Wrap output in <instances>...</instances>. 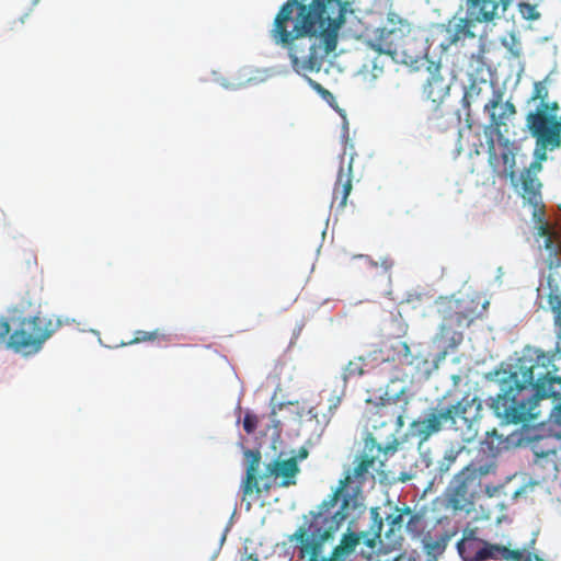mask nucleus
I'll return each instance as SVG.
<instances>
[{"instance_id":"nucleus-43","label":"nucleus","mask_w":561,"mask_h":561,"mask_svg":"<svg viewBox=\"0 0 561 561\" xmlns=\"http://www.w3.org/2000/svg\"><path fill=\"white\" fill-rule=\"evenodd\" d=\"M417 523H420V517L419 516H412L411 519L408 523V527L412 528L414 526V524H417Z\"/></svg>"},{"instance_id":"nucleus-14","label":"nucleus","mask_w":561,"mask_h":561,"mask_svg":"<svg viewBox=\"0 0 561 561\" xmlns=\"http://www.w3.org/2000/svg\"><path fill=\"white\" fill-rule=\"evenodd\" d=\"M423 67L428 72V77L423 87V94L436 108L448 96L450 85L440 73V64L428 60L425 53L420 57L416 65L411 66V68L415 70Z\"/></svg>"},{"instance_id":"nucleus-9","label":"nucleus","mask_w":561,"mask_h":561,"mask_svg":"<svg viewBox=\"0 0 561 561\" xmlns=\"http://www.w3.org/2000/svg\"><path fill=\"white\" fill-rule=\"evenodd\" d=\"M368 45L378 54L390 56L396 62L407 66L416 65L425 53L424 45L413 35L409 22H399V25L377 28Z\"/></svg>"},{"instance_id":"nucleus-41","label":"nucleus","mask_w":561,"mask_h":561,"mask_svg":"<svg viewBox=\"0 0 561 561\" xmlns=\"http://www.w3.org/2000/svg\"><path fill=\"white\" fill-rule=\"evenodd\" d=\"M332 495H333L332 500H333L334 502H337V501L341 499V496H342V495H343V501H344L345 503L347 502V499H348V497H352V496H351V493H337V492H334V493H332Z\"/></svg>"},{"instance_id":"nucleus-1","label":"nucleus","mask_w":561,"mask_h":561,"mask_svg":"<svg viewBox=\"0 0 561 561\" xmlns=\"http://www.w3.org/2000/svg\"><path fill=\"white\" fill-rule=\"evenodd\" d=\"M554 354L526 348L514 369L500 381V393L491 409L503 424H520L540 416L538 403L558 401L549 414V430L561 439V377L557 376Z\"/></svg>"},{"instance_id":"nucleus-22","label":"nucleus","mask_w":561,"mask_h":561,"mask_svg":"<svg viewBox=\"0 0 561 561\" xmlns=\"http://www.w3.org/2000/svg\"><path fill=\"white\" fill-rule=\"evenodd\" d=\"M352 178V163H348L345 169L342 162L333 187V202L340 199L337 205L339 209H344L346 207L348 195L353 188Z\"/></svg>"},{"instance_id":"nucleus-19","label":"nucleus","mask_w":561,"mask_h":561,"mask_svg":"<svg viewBox=\"0 0 561 561\" xmlns=\"http://www.w3.org/2000/svg\"><path fill=\"white\" fill-rule=\"evenodd\" d=\"M407 399L403 400L402 404H398L397 401L387 400V402L381 403L376 411L377 417L379 422L386 424H392L397 428H401L404 426V417L407 416Z\"/></svg>"},{"instance_id":"nucleus-36","label":"nucleus","mask_w":561,"mask_h":561,"mask_svg":"<svg viewBox=\"0 0 561 561\" xmlns=\"http://www.w3.org/2000/svg\"><path fill=\"white\" fill-rule=\"evenodd\" d=\"M11 321L7 320L4 318L0 319V343H3L8 341L10 334H11Z\"/></svg>"},{"instance_id":"nucleus-48","label":"nucleus","mask_w":561,"mask_h":561,"mask_svg":"<svg viewBox=\"0 0 561 561\" xmlns=\"http://www.w3.org/2000/svg\"><path fill=\"white\" fill-rule=\"evenodd\" d=\"M430 490H431V484L427 488L424 489V492H427Z\"/></svg>"},{"instance_id":"nucleus-33","label":"nucleus","mask_w":561,"mask_h":561,"mask_svg":"<svg viewBox=\"0 0 561 561\" xmlns=\"http://www.w3.org/2000/svg\"><path fill=\"white\" fill-rule=\"evenodd\" d=\"M257 424H259V417L255 414L250 413V412L245 413L242 425H243V430L248 434L254 433L257 427Z\"/></svg>"},{"instance_id":"nucleus-4","label":"nucleus","mask_w":561,"mask_h":561,"mask_svg":"<svg viewBox=\"0 0 561 561\" xmlns=\"http://www.w3.org/2000/svg\"><path fill=\"white\" fill-rule=\"evenodd\" d=\"M342 519L340 512L334 515L312 514L310 519H306L294 534L287 537V541L298 551L299 559H308V561H344L346 556L360 546L374 551L376 540L371 538V531L360 530L344 535L329 558H320L325 542L333 538Z\"/></svg>"},{"instance_id":"nucleus-2","label":"nucleus","mask_w":561,"mask_h":561,"mask_svg":"<svg viewBox=\"0 0 561 561\" xmlns=\"http://www.w3.org/2000/svg\"><path fill=\"white\" fill-rule=\"evenodd\" d=\"M347 5L342 0H287L279 8L270 35L279 45L314 36L318 47L323 44L328 55L336 48L337 31L345 22Z\"/></svg>"},{"instance_id":"nucleus-37","label":"nucleus","mask_w":561,"mask_h":561,"mask_svg":"<svg viewBox=\"0 0 561 561\" xmlns=\"http://www.w3.org/2000/svg\"><path fill=\"white\" fill-rule=\"evenodd\" d=\"M386 556L375 557L376 561H415V559L408 553H398L391 558H385Z\"/></svg>"},{"instance_id":"nucleus-32","label":"nucleus","mask_w":561,"mask_h":561,"mask_svg":"<svg viewBox=\"0 0 561 561\" xmlns=\"http://www.w3.org/2000/svg\"><path fill=\"white\" fill-rule=\"evenodd\" d=\"M518 8H519V13L526 20H537L540 18V13L537 11V8L535 4L523 2L518 5Z\"/></svg>"},{"instance_id":"nucleus-30","label":"nucleus","mask_w":561,"mask_h":561,"mask_svg":"<svg viewBox=\"0 0 561 561\" xmlns=\"http://www.w3.org/2000/svg\"><path fill=\"white\" fill-rule=\"evenodd\" d=\"M364 375V359L358 357L354 360H350L345 366L343 371V379L347 381L348 379L357 378Z\"/></svg>"},{"instance_id":"nucleus-10","label":"nucleus","mask_w":561,"mask_h":561,"mask_svg":"<svg viewBox=\"0 0 561 561\" xmlns=\"http://www.w3.org/2000/svg\"><path fill=\"white\" fill-rule=\"evenodd\" d=\"M472 298L463 297L459 299H448L443 302V323L436 335V340L448 343V346L455 347L462 341V333L454 328L469 327L474 317L476 309L472 308Z\"/></svg>"},{"instance_id":"nucleus-31","label":"nucleus","mask_w":561,"mask_h":561,"mask_svg":"<svg viewBox=\"0 0 561 561\" xmlns=\"http://www.w3.org/2000/svg\"><path fill=\"white\" fill-rule=\"evenodd\" d=\"M159 336H160V333L158 330H154V331L138 330L135 332L134 339L130 340L129 342H127L126 344L151 342V341L157 340Z\"/></svg>"},{"instance_id":"nucleus-5","label":"nucleus","mask_w":561,"mask_h":561,"mask_svg":"<svg viewBox=\"0 0 561 561\" xmlns=\"http://www.w3.org/2000/svg\"><path fill=\"white\" fill-rule=\"evenodd\" d=\"M309 455L306 447L289 457L282 458V454L272 461L265 463L264 470L260 472L262 454L259 449H244L243 456L247 462L245 477L242 480V491H268L271 489L289 488L297 483L300 473L299 462Z\"/></svg>"},{"instance_id":"nucleus-20","label":"nucleus","mask_w":561,"mask_h":561,"mask_svg":"<svg viewBox=\"0 0 561 561\" xmlns=\"http://www.w3.org/2000/svg\"><path fill=\"white\" fill-rule=\"evenodd\" d=\"M392 348L396 352V360L398 362V365L394 367L390 381H401L407 383V380H411L415 373L414 370L407 373V365H413L414 362L410 354V348L404 341H398Z\"/></svg>"},{"instance_id":"nucleus-46","label":"nucleus","mask_w":561,"mask_h":561,"mask_svg":"<svg viewBox=\"0 0 561 561\" xmlns=\"http://www.w3.org/2000/svg\"><path fill=\"white\" fill-rule=\"evenodd\" d=\"M484 491H486V492H490V491H499V488H497V486H493V488H491V486H489V485H488V486L485 488V490H484Z\"/></svg>"},{"instance_id":"nucleus-25","label":"nucleus","mask_w":561,"mask_h":561,"mask_svg":"<svg viewBox=\"0 0 561 561\" xmlns=\"http://www.w3.org/2000/svg\"><path fill=\"white\" fill-rule=\"evenodd\" d=\"M549 294L548 304L554 314V325L558 330V337L561 340V275L551 273L547 279Z\"/></svg>"},{"instance_id":"nucleus-16","label":"nucleus","mask_w":561,"mask_h":561,"mask_svg":"<svg viewBox=\"0 0 561 561\" xmlns=\"http://www.w3.org/2000/svg\"><path fill=\"white\" fill-rule=\"evenodd\" d=\"M494 469V461H490L484 465L470 463L454 477L451 481V489L457 492L470 491L471 489L479 486L481 478L493 472Z\"/></svg>"},{"instance_id":"nucleus-8","label":"nucleus","mask_w":561,"mask_h":561,"mask_svg":"<svg viewBox=\"0 0 561 561\" xmlns=\"http://www.w3.org/2000/svg\"><path fill=\"white\" fill-rule=\"evenodd\" d=\"M482 402L477 396L466 393L458 402L447 408L430 409L423 419L414 420L410 424V435L415 437L421 446L431 436L439 433L445 423L451 427L457 426V421L471 427L472 423L481 417Z\"/></svg>"},{"instance_id":"nucleus-15","label":"nucleus","mask_w":561,"mask_h":561,"mask_svg":"<svg viewBox=\"0 0 561 561\" xmlns=\"http://www.w3.org/2000/svg\"><path fill=\"white\" fill-rule=\"evenodd\" d=\"M542 215L534 217L536 222V237L543 238V248L548 251V263L549 267L561 265V233L552 230L549 224L546 221V207L541 208Z\"/></svg>"},{"instance_id":"nucleus-23","label":"nucleus","mask_w":561,"mask_h":561,"mask_svg":"<svg viewBox=\"0 0 561 561\" xmlns=\"http://www.w3.org/2000/svg\"><path fill=\"white\" fill-rule=\"evenodd\" d=\"M352 178V163H348L345 169L342 162L333 187V202L340 199L337 205L339 209H344L346 207L348 195L353 188Z\"/></svg>"},{"instance_id":"nucleus-38","label":"nucleus","mask_w":561,"mask_h":561,"mask_svg":"<svg viewBox=\"0 0 561 561\" xmlns=\"http://www.w3.org/2000/svg\"><path fill=\"white\" fill-rule=\"evenodd\" d=\"M460 72L465 73L469 80H472V55L465 59L460 66Z\"/></svg>"},{"instance_id":"nucleus-29","label":"nucleus","mask_w":561,"mask_h":561,"mask_svg":"<svg viewBox=\"0 0 561 561\" xmlns=\"http://www.w3.org/2000/svg\"><path fill=\"white\" fill-rule=\"evenodd\" d=\"M524 439L525 437H507L505 439L501 437H489L484 443L491 453L495 454L503 448L517 447Z\"/></svg>"},{"instance_id":"nucleus-27","label":"nucleus","mask_w":561,"mask_h":561,"mask_svg":"<svg viewBox=\"0 0 561 561\" xmlns=\"http://www.w3.org/2000/svg\"><path fill=\"white\" fill-rule=\"evenodd\" d=\"M530 448L535 456V462L539 463L541 460L551 462L554 467V458L557 456V448L552 444L551 437L536 436L530 439Z\"/></svg>"},{"instance_id":"nucleus-24","label":"nucleus","mask_w":561,"mask_h":561,"mask_svg":"<svg viewBox=\"0 0 561 561\" xmlns=\"http://www.w3.org/2000/svg\"><path fill=\"white\" fill-rule=\"evenodd\" d=\"M497 9L496 0H467V13L473 23L493 21Z\"/></svg>"},{"instance_id":"nucleus-11","label":"nucleus","mask_w":561,"mask_h":561,"mask_svg":"<svg viewBox=\"0 0 561 561\" xmlns=\"http://www.w3.org/2000/svg\"><path fill=\"white\" fill-rule=\"evenodd\" d=\"M549 104L543 103L535 112L526 116V126L533 137L536 138V145L542 150L540 160L546 159V149L553 150L561 145V124L552 114L548 113Z\"/></svg>"},{"instance_id":"nucleus-42","label":"nucleus","mask_w":561,"mask_h":561,"mask_svg":"<svg viewBox=\"0 0 561 561\" xmlns=\"http://www.w3.org/2000/svg\"><path fill=\"white\" fill-rule=\"evenodd\" d=\"M460 450L458 451H454V450H449L448 454H446L445 458L449 461H454L457 457V455L459 454Z\"/></svg>"},{"instance_id":"nucleus-26","label":"nucleus","mask_w":561,"mask_h":561,"mask_svg":"<svg viewBox=\"0 0 561 561\" xmlns=\"http://www.w3.org/2000/svg\"><path fill=\"white\" fill-rule=\"evenodd\" d=\"M483 540L477 537V529L466 528L461 540L457 543V549L463 561H478L477 554L480 552Z\"/></svg>"},{"instance_id":"nucleus-49","label":"nucleus","mask_w":561,"mask_h":561,"mask_svg":"<svg viewBox=\"0 0 561 561\" xmlns=\"http://www.w3.org/2000/svg\"><path fill=\"white\" fill-rule=\"evenodd\" d=\"M453 494H454L455 496H457V495H463L465 493H458V492H455V493H453Z\"/></svg>"},{"instance_id":"nucleus-47","label":"nucleus","mask_w":561,"mask_h":561,"mask_svg":"<svg viewBox=\"0 0 561 561\" xmlns=\"http://www.w3.org/2000/svg\"><path fill=\"white\" fill-rule=\"evenodd\" d=\"M407 388L405 387H402L400 390H399V393L400 394H403L405 392Z\"/></svg>"},{"instance_id":"nucleus-17","label":"nucleus","mask_w":561,"mask_h":561,"mask_svg":"<svg viewBox=\"0 0 561 561\" xmlns=\"http://www.w3.org/2000/svg\"><path fill=\"white\" fill-rule=\"evenodd\" d=\"M312 37L310 36L307 43H294L296 41L294 39L289 45H284L289 47V56L294 66L302 65L312 70L319 65V47L317 39H312Z\"/></svg>"},{"instance_id":"nucleus-51","label":"nucleus","mask_w":561,"mask_h":561,"mask_svg":"<svg viewBox=\"0 0 561 561\" xmlns=\"http://www.w3.org/2000/svg\"><path fill=\"white\" fill-rule=\"evenodd\" d=\"M357 494H358V493H356V492H353V493H352V495H353V499H355Z\"/></svg>"},{"instance_id":"nucleus-53","label":"nucleus","mask_w":561,"mask_h":561,"mask_svg":"<svg viewBox=\"0 0 561 561\" xmlns=\"http://www.w3.org/2000/svg\"><path fill=\"white\" fill-rule=\"evenodd\" d=\"M560 124H561V121H560Z\"/></svg>"},{"instance_id":"nucleus-6","label":"nucleus","mask_w":561,"mask_h":561,"mask_svg":"<svg viewBox=\"0 0 561 561\" xmlns=\"http://www.w3.org/2000/svg\"><path fill=\"white\" fill-rule=\"evenodd\" d=\"M505 92L494 88L483 111L489 116V124L484 127L488 145L489 161L497 163L502 160L514 175L515 151L514 142L504 136L507 133V123L516 115V106L511 101H504Z\"/></svg>"},{"instance_id":"nucleus-21","label":"nucleus","mask_w":561,"mask_h":561,"mask_svg":"<svg viewBox=\"0 0 561 561\" xmlns=\"http://www.w3.org/2000/svg\"><path fill=\"white\" fill-rule=\"evenodd\" d=\"M478 561L486 560H505V561H520L523 552L518 549H510L505 546L489 543L483 540L480 552L477 554Z\"/></svg>"},{"instance_id":"nucleus-7","label":"nucleus","mask_w":561,"mask_h":561,"mask_svg":"<svg viewBox=\"0 0 561 561\" xmlns=\"http://www.w3.org/2000/svg\"><path fill=\"white\" fill-rule=\"evenodd\" d=\"M10 321L13 330L7 341V347L26 356L38 353L45 342L62 325L59 318H47L41 312L26 316L18 306L10 309Z\"/></svg>"},{"instance_id":"nucleus-13","label":"nucleus","mask_w":561,"mask_h":561,"mask_svg":"<svg viewBox=\"0 0 561 561\" xmlns=\"http://www.w3.org/2000/svg\"><path fill=\"white\" fill-rule=\"evenodd\" d=\"M371 515V538L376 540V548L367 554L368 559H373L379 556H388L391 552H398L402 548L403 543V517L401 514L396 516H389L388 529L381 535L382 519L378 516L377 510L373 508Z\"/></svg>"},{"instance_id":"nucleus-40","label":"nucleus","mask_w":561,"mask_h":561,"mask_svg":"<svg viewBox=\"0 0 561 561\" xmlns=\"http://www.w3.org/2000/svg\"><path fill=\"white\" fill-rule=\"evenodd\" d=\"M310 82L313 89L321 93L322 95H331V93L327 89H324L320 83L312 80H310Z\"/></svg>"},{"instance_id":"nucleus-3","label":"nucleus","mask_w":561,"mask_h":561,"mask_svg":"<svg viewBox=\"0 0 561 561\" xmlns=\"http://www.w3.org/2000/svg\"><path fill=\"white\" fill-rule=\"evenodd\" d=\"M401 428L373 420V431L364 439V447L356 457L354 467L344 470L343 478L339 480L334 491H362L364 488L373 489L376 480L381 485H392L397 481L405 482L412 479L407 472L387 471L385 462L394 455L401 442L398 434Z\"/></svg>"},{"instance_id":"nucleus-50","label":"nucleus","mask_w":561,"mask_h":561,"mask_svg":"<svg viewBox=\"0 0 561 561\" xmlns=\"http://www.w3.org/2000/svg\"><path fill=\"white\" fill-rule=\"evenodd\" d=\"M554 108H558L557 103H553V104H552V110H554Z\"/></svg>"},{"instance_id":"nucleus-18","label":"nucleus","mask_w":561,"mask_h":561,"mask_svg":"<svg viewBox=\"0 0 561 561\" xmlns=\"http://www.w3.org/2000/svg\"><path fill=\"white\" fill-rule=\"evenodd\" d=\"M473 21L470 18L458 19L454 24L449 23L446 28L445 38L439 46L444 51L448 50L451 46H457L466 38H474L476 34L472 32Z\"/></svg>"},{"instance_id":"nucleus-34","label":"nucleus","mask_w":561,"mask_h":561,"mask_svg":"<svg viewBox=\"0 0 561 561\" xmlns=\"http://www.w3.org/2000/svg\"><path fill=\"white\" fill-rule=\"evenodd\" d=\"M548 90L545 82H535L531 100H541L540 104L547 103Z\"/></svg>"},{"instance_id":"nucleus-39","label":"nucleus","mask_w":561,"mask_h":561,"mask_svg":"<svg viewBox=\"0 0 561 561\" xmlns=\"http://www.w3.org/2000/svg\"><path fill=\"white\" fill-rule=\"evenodd\" d=\"M370 264L375 267L380 266L385 272H388L393 266V261L389 256H386L381 259L379 263L371 261Z\"/></svg>"},{"instance_id":"nucleus-35","label":"nucleus","mask_w":561,"mask_h":561,"mask_svg":"<svg viewBox=\"0 0 561 561\" xmlns=\"http://www.w3.org/2000/svg\"><path fill=\"white\" fill-rule=\"evenodd\" d=\"M520 480L522 484L518 485L515 491L522 492L525 491L528 486H534L536 483L530 482V479L527 477V474L524 473H515L512 477H510V481L512 480Z\"/></svg>"},{"instance_id":"nucleus-28","label":"nucleus","mask_w":561,"mask_h":561,"mask_svg":"<svg viewBox=\"0 0 561 561\" xmlns=\"http://www.w3.org/2000/svg\"><path fill=\"white\" fill-rule=\"evenodd\" d=\"M451 536L448 533L438 536L428 534L423 538V549L427 556V561H436L444 553Z\"/></svg>"},{"instance_id":"nucleus-44","label":"nucleus","mask_w":561,"mask_h":561,"mask_svg":"<svg viewBox=\"0 0 561 561\" xmlns=\"http://www.w3.org/2000/svg\"><path fill=\"white\" fill-rule=\"evenodd\" d=\"M465 100L470 103L472 101V84L470 85L469 90L467 91L465 95Z\"/></svg>"},{"instance_id":"nucleus-52","label":"nucleus","mask_w":561,"mask_h":561,"mask_svg":"<svg viewBox=\"0 0 561 561\" xmlns=\"http://www.w3.org/2000/svg\"><path fill=\"white\" fill-rule=\"evenodd\" d=\"M520 494H522V493L516 492V493H514V496H515V497H517V496H518V495H520Z\"/></svg>"},{"instance_id":"nucleus-12","label":"nucleus","mask_w":561,"mask_h":561,"mask_svg":"<svg viewBox=\"0 0 561 561\" xmlns=\"http://www.w3.org/2000/svg\"><path fill=\"white\" fill-rule=\"evenodd\" d=\"M503 165L512 181L515 191L523 198L524 205L530 206L533 208V216L539 218L542 215L541 208L545 206L541 194L542 183L538 179V173L542 169L541 162L539 160L533 161L528 168H525L519 173L518 176L516 174L515 163L513 178L508 167L506 164Z\"/></svg>"},{"instance_id":"nucleus-45","label":"nucleus","mask_w":561,"mask_h":561,"mask_svg":"<svg viewBox=\"0 0 561 561\" xmlns=\"http://www.w3.org/2000/svg\"><path fill=\"white\" fill-rule=\"evenodd\" d=\"M416 362H417V363L415 364V367H416V369H417V368L420 367V364H421V363L426 364V362H427V360H426V359H424V358H422V359L416 358Z\"/></svg>"}]
</instances>
